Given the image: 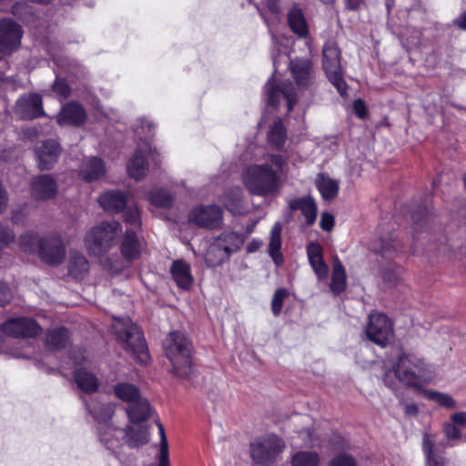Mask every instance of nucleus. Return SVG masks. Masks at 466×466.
<instances>
[{
    "label": "nucleus",
    "instance_id": "nucleus-43",
    "mask_svg": "<svg viewBox=\"0 0 466 466\" xmlns=\"http://www.w3.org/2000/svg\"><path fill=\"white\" fill-rule=\"evenodd\" d=\"M148 199L153 206L163 208H170L174 202V197L164 190L151 191Z\"/></svg>",
    "mask_w": 466,
    "mask_h": 466
},
{
    "label": "nucleus",
    "instance_id": "nucleus-21",
    "mask_svg": "<svg viewBox=\"0 0 466 466\" xmlns=\"http://www.w3.org/2000/svg\"><path fill=\"white\" fill-rule=\"evenodd\" d=\"M100 206L108 212L119 213L127 204V195L119 190H109L98 198Z\"/></svg>",
    "mask_w": 466,
    "mask_h": 466
},
{
    "label": "nucleus",
    "instance_id": "nucleus-44",
    "mask_svg": "<svg viewBox=\"0 0 466 466\" xmlns=\"http://www.w3.org/2000/svg\"><path fill=\"white\" fill-rule=\"evenodd\" d=\"M242 198V190L240 187H237L230 189L227 192L223 197V204L224 206L230 210L231 212L238 211V204Z\"/></svg>",
    "mask_w": 466,
    "mask_h": 466
},
{
    "label": "nucleus",
    "instance_id": "nucleus-36",
    "mask_svg": "<svg viewBox=\"0 0 466 466\" xmlns=\"http://www.w3.org/2000/svg\"><path fill=\"white\" fill-rule=\"evenodd\" d=\"M229 256L223 249L219 242H214L209 246L206 256L205 261L208 267H216L222 264Z\"/></svg>",
    "mask_w": 466,
    "mask_h": 466
},
{
    "label": "nucleus",
    "instance_id": "nucleus-20",
    "mask_svg": "<svg viewBox=\"0 0 466 466\" xmlns=\"http://www.w3.org/2000/svg\"><path fill=\"white\" fill-rule=\"evenodd\" d=\"M289 69L299 86L307 87L314 79L312 63L309 59L295 58L289 62Z\"/></svg>",
    "mask_w": 466,
    "mask_h": 466
},
{
    "label": "nucleus",
    "instance_id": "nucleus-61",
    "mask_svg": "<svg viewBox=\"0 0 466 466\" xmlns=\"http://www.w3.org/2000/svg\"><path fill=\"white\" fill-rule=\"evenodd\" d=\"M299 433L303 438L306 444L313 445L312 432L309 429L299 431Z\"/></svg>",
    "mask_w": 466,
    "mask_h": 466
},
{
    "label": "nucleus",
    "instance_id": "nucleus-58",
    "mask_svg": "<svg viewBox=\"0 0 466 466\" xmlns=\"http://www.w3.org/2000/svg\"><path fill=\"white\" fill-rule=\"evenodd\" d=\"M433 441L431 440V437L428 434H425L423 437V449L426 453V457H430L434 455L433 453Z\"/></svg>",
    "mask_w": 466,
    "mask_h": 466
},
{
    "label": "nucleus",
    "instance_id": "nucleus-37",
    "mask_svg": "<svg viewBox=\"0 0 466 466\" xmlns=\"http://www.w3.org/2000/svg\"><path fill=\"white\" fill-rule=\"evenodd\" d=\"M215 241L221 244V247L228 256L240 249L243 244L241 237L235 232L224 233L217 238Z\"/></svg>",
    "mask_w": 466,
    "mask_h": 466
},
{
    "label": "nucleus",
    "instance_id": "nucleus-54",
    "mask_svg": "<svg viewBox=\"0 0 466 466\" xmlns=\"http://www.w3.org/2000/svg\"><path fill=\"white\" fill-rule=\"evenodd\" d=\"M444 434L449 440H458L461 437L460 430L452 423L444 426Z\"/></svg>",
    "mask_w": 466,
    "mask_h": 466
},
{
    "label": "nucleus",
    "instance_id": "nucleus-12",
    "mask_svg": "<svg viewBox=\"0 0 466 466\" xmlns=\"http://www.w3.org/2000/svg\"><path fill=\"white\" fill-rule=\"evenodd\" d=\"M222 214V209L217 205L200 206L190 212L188 219L198 227L214 228L220 226Z\"/></svg>",
    "mask_w": 466,
    "mask_h": 466
},
{
    "label": "nucleus",
    "instance_id": "nucleus-62",
    "mask_svg": "<svg viewBox=\"0 0 466 466\" xmlns=\"http://www.w3.org/2000/svg\"><path fill=\"white\" fill-rule=\"evenodd\" d=\"M364 0H345V5L348 9L357 10L363 4Z\"/></svg>",
    "mask_w": 466,
    "mask_h": 466
},
{
    "label": "nucleus",
    "instance_id": "nucleus-15",
    "mask_svg": "<svg viewBox=\"0 0 466 466\" xmlns=\"http://www.w3.org/2000/svg\"><path fill=\"white\" fill-rule=\"evenodd\" d=\"M5 334L15 338H31L39 334L40 327L32 319L17 318L5 321L2 326Z\"/></svg>",
    "mask_w": 466,
    "mask_h": 466
},
{
    "label": "nucleus",
    "instance_id": "nucleus-7",
    "mask_svg": "<svg viewBox=\"0 0 466 466\" xmlns=\"http://www.w3.org/2000/svg\"><path fill=\"white\" fill-rule=\"evenodd\" d=\"M341 52L334 41L325 43L322 49V67L329 82L342 96H347L348 86L343 78L340 64Z\"/></svg>",
    "mask_w": 466,
    "mask_h": 466
},
{
    "label": "nucleus",
    "instance_id": "nucleus-40",
    "mask_svg": "<svg viewBox=\"0 0 466 466\" xmlns=\"http://www.w3.org/2000/svg\"><path fill=\"white\" fill-rule=\"evenodd\" d=\"M346 288V274L342 264L336 259L334 261L332 279L330 283V289L335 293L339 294L342 292Z\"/></svg>",
    "mask_w": 466,
    "mask_h": 466
},
{
    "label": "nucleus",
    "instance_id": "nucleus-19",
    "mask_svg": "<svg viewBox=\"0 0 466 466\" xmlns=\"http://www.w3.org/2000/svg\"><path fill=\"white\" fill-rule=\"evenodd\" d=\"M86 120L85 108L77 102L71 101L66 104L57 115V123L60 126L72 125L79 127Z\"/></svg>",
    "mask_w": 466,
    "mask_h": 466
},
{
    "label": "nucleus",
    "instance_id": "nucleus-45",
    "mask_svg": "<svg viewBox=\"0 0 466 466\" xmlns=\"http://www.w3.org/2000/svg\"><path fill=\"white\" fill-rule=\"evenodd\" d=\"M116 431H119V430L113 428L109 424L99 426L100 440L108 449L114 448L118 442L116 436Z\"/></svg>",
    "mask_w": 466,
    "mask_h": 466
},
{
    "label": "nucleus",
    "instance_id": "nucleus-50",
    "mask_svg": "<svg viewBox=\"0 0 466 466\" xmlns=\"http://www.w3.org/2000/svg\"><path fill=\"white\" fill-rule=\"evenodd\" d=\"M329 466H357V462L352 456L340 454L331 460Z\"/></svg>",
    "mask_w": 466,
    "mask_h": 466
},
{
    "label": "nucleus",
    "instance_id": "nucleus-9",
    "mask_svg": "<svg viewBox=\"0 0 466 466\" xmlns=\"http://www.w3.org/2000/svg\"><path fill=\"white\" fill-rule=\"evenodd\" d=\"M365 332L367 338L379 346H386L393 336V327L390 319L382 313H371L369 316Z\"/></svg>",
    "mask_w": 466,
    "mask_h": 466
},
{
    "label": "nucleus",
    "instance_id": "nucleus-59",
    "mask_svg": "<svg viewBox=\"0 0 466 466\" xmlns=\"http://www.w3.org/2000/svg\"><path fill=\"white\" fill-rule=\"evenodd\" d=\"M10 299V290L5 285L0 284V306H4Z\"/></svg>",
    "mask_w": 466,
    "mask_h": 466
},
{
    "label": "nucleus",
    "instance_id": "nucleus-29",
    "mask_svg": "<svg viewBox=\"0 0 466 466\" xmlns=\"http://www.w3.org/2000/svg\"><path fill=\"white\" fill-rule=\"evenodd\" d=\"M288 22L290 29L299 36H306L309 33L308 24L303 12L298 6H293L288 14Z\"/></svg>",
    "mask_w": 466,
    "mask_h": 466
},
{
    "label": "nucleus",
    "instance_id": "nucleus-1",
    "mask_svg": "<svg viewBox=\"0 0 466 466\" xmlns=\"http://www.w3.org/2000/svg\"><path fill=\"white\" fill-rule=\"evenodd\" d=\"M383 380L385 385L391 389L396 387L397 381L407 387L419 388L427 381V366L415 355H402L385 372Z\"/></svg>",
    "mask_w": 466,
    "mask_h": 466
},
{
    "label": "nucleus",
    "instance_id": "nucleus-10",
    "mask_svg": "<svg viewBox=\"0 0 466 466\" xmlns=\"http://www.w3.org/2000/svg\"><path fill=\"white\" fill-rule=\"evenodd\" d=\"M38 257L48 265L61 264L66 257V246L62 238L57 234L44 236L40 242Z\"/></svg>",
    "mask_w": 466,
    "mask_h": 466
},
{
    "label": "nucleus",
    "instance_id": "nucleus-23",
    "mask_svg": "<svg viewBox=\"0 0 466 466\" xmlns=\"http://www.w3.org/2000/svg\"><path fill=\"white\" fill-rule=\"evenodd\" d=\"M106 173L104 162L96 157L86 158L80 167V174L88 182L96 180Z\"/></svg>",
    "mask_w": 466,
    "mask_h": 466
},
{
    "label": "nucleus",
    "instance_id": "nucleus-17",
    "mask_svg": "<svg viewBox=\"0 0 466 466\" xmlns=\"http://www.w3.org/2000/svg\"><path fill=\"white\" fill-rule=\"evenodd\" d=\"M58 186L52 175H39L31 181V194L37 200L54 198L57 193Z\"/></svg>",
    "mask_w": 466,
    "mask_h": 466
},
{
    "label": "nucleus",
    "instance_id": "nucleus-24",
    "mask_svg": "<svg viewBox=\"0 0 466 466\" xmlns=\"http://www.w3.org/2000/svg\"><path fill=\"white\" fill-rule=\"evenodd\" d=\"M142 249V239L133 229H127L121 244V252L127 259L137 258Z\"/></svg>",
    "mask_w": 466,
    "mask_h": 466
},
{
    "label": "nucleus",
    "instance_id": "nucleus-11",
    "mask_svg": "<svg viewBox=\"0 0 466 466\" xmlns=\"http://www.w3.org/2000/svg\"><path fill=\"white\" fill-rule=\"evenodd\" d=\"M148 158H150L155 165L157 166L159 164L157 153L155 149H152L147 144L139 146L127 163L128 175L136 180H140L145 177L148 171Z\"/></svg>",
    "mask_w": 466,
    "mask_h": 466
},
{
    "label": "nucleus",
    "instance_id": "nucleus-55",
    "mask_svg": "<svg viewBox=\"0 0 466 466\" xmlns=\"http://www.w3.org/2000/svg\"><path fill=\"white\" fill-rule=\"evenodd\" d=\"M268 160L271 163L272 166L276 167V171H281L284 165L286 164V159L280 155H269L268 157Z\"/></svg>",
    "mask_w": 466,
    "mask_h": 466
},
{
    "label": "nucleus",
    "instance_id": "nucleus-2",
    "mask_svg": "<svg viewBox=\"0 0 466 466\" xmlns=\"http://www.w3.org/2000/svg\"><path fill=\"white\" fill-rule=\"evenodd\" d=\"M112 329L121 347L138 361L147 363L149 356L141 329L129 319H115Z\"/></svg>",
    "mask_w": 466,
    "mask_h": 466
},
{
    "label": "nucleus",
    "instance_id": "nucleus-30",
    "mask_svg": "<svg viewBox=\"0 0 466 466\" xmlns=\"http://www.w3.org/2000/svg\"><path fill=\"white\" fill-rule=\"evenodd\" d=\"M150 406L146 399L140 398L132 404H129L127 412L133 423L146 420L150 416Z\"/></svg>",
    "mask_w": 466,
    "mask_h": 466
},
{
    "label": "nucleus",
    "instance_id": "nucleus-35",
    "mask_svg": "<svg viewBox=\"0 0 466 466\" xmlns=\"http://www.w3.org/2000/svg\"><path fill=\"white\" fill-rule=\"evenodd\" d=\"M43 237L33 231H27L22 234L18 238V245L20 249L28 254H38L40 242Z\"/></svg>",
    "mask_w": 466,
    "mask_h": 466
},
{
    "label": "nucleus",
    "instance_id": "nucleus-5",
    "mask_svg": "<svg viewBox=\"0 0 466 466\" xmlns=\"http://www.w3.org/2000/svg\"><path fill=\"white\" fill-rule=\"evenodd\" d=\"M122 232V226L117 221H104L92 228L85 237V247L94 257L100 258L116 244Z\"/></svg>",
    "mask_w": 466,
    "mask_h": 466
},
{
    "label": "nucleus",
    "instance_id": "nucleus-8",
    "mask_svg": "<svg viewBox=\"0 0 466 466\" xmlns=\"http://www.w3.org/2000/svg\"><path fill=\"white\" fill-rule=\"evenodd\" d=\"M285 449V442L276 435L257 440L250 445V456L256 464L271 465L276 457Z\"/></svg>",
    "mask_w": 466,
    "mask_h": 466
},
{
    "label": "nucleus",
    "instance_id": "nucleus-41",
    "mask_svg": "<svg viewBox=\"0 0 466 466\" xmlns=\"http://www.w3.org/2000/svg\"><path fill=\"white\" fill-rule=\"evenodd\" d=\"M320 457L316 451H298L291 458V466H319Z\"/></svg>",
    "mask_w": 466,
    "mask_h": 466
},
{
    "label": "nucleus",
    "instance_id": "nucleus-60",
    "mask_svg": "<svg viewBox=\"0 0 466 466\" xmlns=\"http://www.w3.org/2000/svg\"><path fill=\"white\" fill-rule=\"evenodd\" d=\"M451 420L455 424L464 425L466 424V412H456L451 417Z\"/></svg>",
    "mask_w": 466,
    "mask_h": 466
},
{
    "label": "nucleus",
    "instance_id": "nucleus-31",
    "mask_svg": "<svg viewBox=\"0 0 466 466\" xmlns=\"http://www.w3.org/2000/svg\"><path fill=\"white\" fill-rule=\"evenodd\" d=\"M267 138L272 147L276 149L283 147L287 139V133L281 119L279 118L273 122L268 131Z\"/></svg>",
    "mask_w": 466,
    "mask_h": 466
},
{
    "label": "nucleus",
    "instance_id": "nucleus-39",
    "mask_svg": "<svg viewBox=\"0 0 466 466\" xmlns=\"http://www.w3.org/2000/svg\"><path fill=\"white\" fill-rule=\"evenodd\" d=\"M117 398L129 404L134 403L141 398L138 390L129 383H119L114 389Z\"/></svg>",
    "mask_w": 466,
    "mask_h": 466
},
{
    "label": "nucleus",
    "instance_id": "nucleus-53",
    "mask_svg": "<svg viewBox=\"0 0 466 466\" xmlns=\"http://www.w3.org/2000/svg\"><path fill=\"white\" fill-rule=\"evenodd\" d=\"M319 226L323 230L330 231L334 227V217L328 212L322 213Z\"/></svg>",
    "mask_w": 466,
    "mask_h": 466
},
{
    "label": "nucleus",
    "instance_id": "nucleus-47",
    "mask_svg": "<svg viewBox=\"0 0 466 466\" xmlns=\"http://www.w3.org/2000/svg\"><path fill=\"white\" fill-rule=\"evenodd\" d=\"M289 297L288 289L284 288L278 289L271 299V309L274 316L278 317L282 310L284 300Z\"/></svg>",
    "mask_w": 466,
    "mask_h": 466
},
{
    "label": "nucleus",
    "instance_id": "nucleus-34",
    "mask_svg": "<svg viewBox=\"0 0 466 466\" xmlns=\"http://www.w3.org/2000/svg\"><path fill=\"white\" fill-rule=\"evenodd\" d=\"M281 231L282 226L280 222H276L271 228L268 244V253L277 264L282 261V256L280 253Z\"/></svg>",
    "mask_w": 466,
    "mask_h": 466
},
{
    "label": "nucleus",
    "instance_id": "nucleus-38",
    "mask_svg": "<svg viewBox=\"0 0 466 466\" xmlns=\"http://www.w3.org/2000/svg\"><path fill=\"white\" fill-rule=\"evenodd\" d=\"M68 332L65 328H56L48 331L46 343L51 350H60L66 345Z\"/></svg>",
    "mask_w": 466,
    "mask_h": 466
},
{
    "label": "nucleus",
    "instance_id": "nucleus-18",
    "mask_svg": "<svg viewBox=\"0 0 466 466\" xmlns=\"http://www.w3.org/2000/svg\"><path fill=\"white\" fill-rule=\"evenodd\" d=\"M60 147L53 139H48L35 147V153L37 158V166L40 170H50L56 163L60 155Z\"/></svg>",
    "mask_w": 466,
    "mask_h": 466
},
{
    "label": "nucleus",
    "instance_id": "nucleus-25",
    "mask_svg": "<svg viewBox=\"0 0 466 466\" xmlns=\"http://www.w3.org/2000/svg\"><path fill=\"white\" fill-rule=\"evenodd\" d=\"M170 272L179 288L183 289H189L193 282L189 264L181 259L175 260L170 268Z\"/></svg>",
    "mask_w": 466,
    "mask_h": 466
},
{
    "label": "nucleus",
    "instance_id": "nucleus-16",
    "mask_svg": "<svg viewBox=\"0 0 466 466\" xmlns=\"http://www.w3.org/2000/svg\"><path fill=\"white\" fill-rule=\"evenodd\" d=\"M15 112L22 118L32 119L44 115L42 96L36 93L21 96L15 103Z\"/></svg>",
    "mask_w": 466,
    "mask_h": 466
},
{
    "label": "nucleus",
    "instance_id": "nucleus-52",
    "mask_svg": "<svg viewBox=\"0 0 466 466\" xmlns=\"http://www.w3.org/2000/svg\"><path fill=\"white\" fill-rule=\"evenodd\" d=\"M308 258H318L323 257V248L317 242H310L307 247Z\"/></svg>",
    "mask_w": 466,
    "mask_h": 466
},
{
    "label": "nucleus",
    "instance_id": "nucleus-42",
    "mask_svg": "<svg viewBox=\"0 0 466 466\" xmlns=\"http://www.w3.org/2000/svg\"><path fill=\"white\" fill-rule=\"evenodd\" d=\"M401 269L397 266H389L382 269L381 279L386 288L397 287L401 282Z\"/></svg>",
    "mask_w": 466,
    "mask_h": 466
},
{
    "label": "nucleus",
    "instance_id": "nucleus-4",
    "mask_svg": "<svg viewBox=\"0 0 466 466\" xmlns=\"http://www.w3.org/2000/svg\"><path fill=\"white\" fill-rule=\"evenodd\" d=\"M242 179L251 194L260 197L273 195L279 187V176L268 164L248 167Z\"/></svg>",
    "mask_w": 466,
    "mask_h": 466
},
{
    "label": "nucleus",
    "instance_id": "nucleus-26",
    "mask_svg": "<svg viewBox=\"0 0 466 466\" xmlns=\"http://www.w3.org/2000/svg\"><path fill=\"white\" fill-rule=\"evenodd\" d=\"M316 187L321 197L328 201L333 200L339 193V182L326 174H319L316 178Z\"/></svg>",
    "mask_w": 466,
    "mask_h": 466
},
{
    "label": "nucleus",
    "instance_id": "nucleus-49",
    "mask_svg": "<svg viewBox=\"0 0 466 466\" xmlns=\"http://www.w3.org/2000/svg\"><path fill=\"white\" fill-rule=\"evenodd\" d=\"M309 264L319 279H325L329 273V268L323 260V257L309 259Z\"/></svg>",
    "mask_w": 466,
    "mask_h": 466
},
{
    "label": "nucleus",
    "instance_id": "nucleus-14",
    "mask_svg": "<svg viewBox=\"0 0 466 466\" xmlns=\"http://www.w3.org/2000/svg\"><path fill=\"white\" fill-rule=\"evenodd\" d=\"M266 88L268 93V104L272 106H278L279 97L283 96L287 101L288 110L290 112L296 104V94L293 84L290 81H282L279 84L275 80H268Z\"/></svg>",
    "mask_w": 466,
    "mask_h": 466
},
{
    "label": "nucleus",
    "instance_id": "nucleus-48",
    "mask_svg": "<svg viewBox=\"0 0 466 466\" xmlns=\"http://www.w3.org/2000/svg\"><path fill=\"white\" fill-rule=\"evenodd\" d=\"M426 396L428 399L434 400L438 404L446 407V408H454L455 407V401L453 399L445 393L429 390L426 392Z\"/></svg>",
    "mask_w": 466,
    "mask_h": 466
},
{
    "label": "nucleus",
    "instance_id": "nucleus-33",
    "mask_svg": "<svg viewBox=\"0 0 466 466\" xmlns=\"http://www.w3.org/2000/svg\"><path fill=\"white\" fill-rule=\"evenodd\" d=\"M90 413L97 420L100 426L108 424L115 412V406L112 403L93 402L87 405Z\"/></svg>",
    "mask_w": 466,
    "mask_h": 466
},
{
    "label": "nucleus",
    "instance_id": "nucleus-64",
    "mask_svg": "<svg viewBox=\"0 0 466 466\" xmlns=\"http://www.w3.org/2000/svg\"><path fill=\"white\" fill-rule=\"evenodd\" d=\"M404 411L407 415L415 416L418 413V407L414 403L406 404L404 408Z\"/></svg>",
    "mask_w": 466,
    "mask_h": 466
},
{
    "label": "nucleus",
    "instance_id": "nucleus-51",
    "mask_svg": "<svg viewBox=\"0 0 466 466\" xmlns=\"http://www.w3.org/2000/svg\"><path fill=\"white\" fill-rule=\"evenodd\" d=\"M53 90L63 98L67 97L71 91L69 86L64 79H56L53 85Z\"/></svg>",
    "mask_w": 466,
    "mask_h": 466
},
{
    "label": "nucleus",
    "instance_id": "nucleus-22",
    "mask_svg": "<svg viewBox=\"0 0 466 466\" xmlns=\"http://www.w3.org/2000/svg\"><path fill=\"white\" fill-rule=\"evenodd\" d=\"M289 208L292 210H301L306 218L307 226H311L315 223L318 215V208L315 200L311 197L308 196L292 199L289 202Z\"/></svg>",
    "mask_w": 466,
    "mask_h": 466
},
{
    "label": "nucleus",
    "instance_id": "nucleus-28",
    "mask_svg": "<svg viewBox=\"0 0 466 466\" xmlns=\"http://www.w3.org/2000/svg\"><path fill=\"white\" fill-rule=\"evenodd\" d=\"M74 379L78 388L86 393L95 392L98 388L96 377L85 368L77 369L74 373Z\"/></svg>",
    "mask_w": 466,
    "mask_h": 466
},
{
    "label": "nucleus",
    "instance_id": "nucleus-46",
    "mask_svg": "<svg viewBox=\"0 0 466 466\" xmlns=\"http://www.w3.org/2000/svg\"><path fill=\"white\" fill-rule=\"evenodd\" d=\"M124 221L129 227L127 229L138 230L141 227V218L138 208L134 205L128 207L124 214Z\"/></svg>",
    "mask_w": 466,
    "mask_h": 466
},
{
    "label": "nucleus",
    "instance_id": "nucleus-57",
    "mask_svg": "<svg viewBox=\"0 0 466 466\" xmlns=\"http://www.w3.org/2000/svg\"><path fill=\"white\" fill-rule=\"evenodd\" d=\"M353 110L358 117L363 119L366 116V106L361 99H357L354 101Z\"/></svg>",
    "mask_w": 466,
    "mask_h": 466
},
{
    "label": "nucleus",
    "instance_id": "nucleus-3",
    "mask_svg": "<svg viewBox=\"0 0 466 466\" xmlns=\"http://www.w3.org/2000/svg\"><path fill=\"white\" fill-rule=\"evenodd\" d=\"M112 329L121 347L138 361L147 363L149 356L141 329L129 319H115Z\"/></svg>",
    "mask_w": 466,
    "mask_h": 466
},
{
    "label": "nucleus",
    "instance_id": "nucleus-32",
    "mask_svg": "<svg viewBox=\"0 0 466 466\" xmlns=\"http://www.w3.org/2000/svg\"><path fill=\"white\" fill-rule=\"evenodd\" d=\"M149 434L147 428L140 425L129 426L126 429V442L129 447L135 448L148 442Z\"/></svg>",
    "mask_w": 466,
    "mask_h": 466
},
{
    "label": "nucleus",
    "instance_id": "nucleus-56",
    "mask_svg": "<svg viewBox=\"0 0 466 466\" xmlns=\"http://www.w3.org/2000/svg\"><path fill=\"white\" fill-rule=\"evenodd\" d=\"M157 427H158L159 434H160L159 454L168 453V444H167V437L165 434L164 427L159 421L157 422Z\"/></svg>",
    "mask_w": 466,
    "mask_h": 466
},
{
    "label": "nucleus",
    "instance_id": "nucleus-13",
    "mask_svg": "<svg viewBox=\"0 0 466 466\" xmlns=\"http://www.w3.org/2000/svg\"><path fill=\"white\" fill-rule=\"evenodd\" d=\"M22 36L21 26L11 19L0 21V51L10 54L20 45Z\"/></svg>",
    "mask_w": 466,
    "mask_h": 466
},
{
    "label": "nucleus",
    "instance_id": "nucleus-27",
    "mask_svg": "<svg viewBox=\"0 0 466 466\" xmlns=\"http://www.w3.org/2000/svg\"><path fill=\"white\" fill-rule=\"evenodd\" d=\"M89 271V262L86 258L78 252L70 254L68 260V273L74 279H82Z\"/></svg>",
    "mask_w": 466,
    "mask_h": 466
},
{
    "label": "nucleus",
    "instance_id": "nucleus-63",
    "mask_svg": "<svg viewBox=\"0 0 466 466\" xmlns=\"http://www.w3.org/2000/svg\"><path fill=\"white\" fill-rule=\"evenodd\" d=\"M279 4H280V0H267V5H268V9L274 14L279 13V11H280Z\"/></svg>",
    "mask_w": 466,
    "mask_h": 466
},
{
    "label": "nucleus",
    "instance_id": "nucleus-6",
    "mask_svg": "<svg viewBox=\"0 0 466 466\" xmlns=\"http://www.w3.org/2000/svg\"><path fill=\"white\" fill-rule=\"evenodd\" d=\"M166 354L176 376L185 378L191 372V344L179 332H171L165 340Z\"/></svg>",
    "mask_w": 466,
    "mask_h": 466
}]
</instances>
